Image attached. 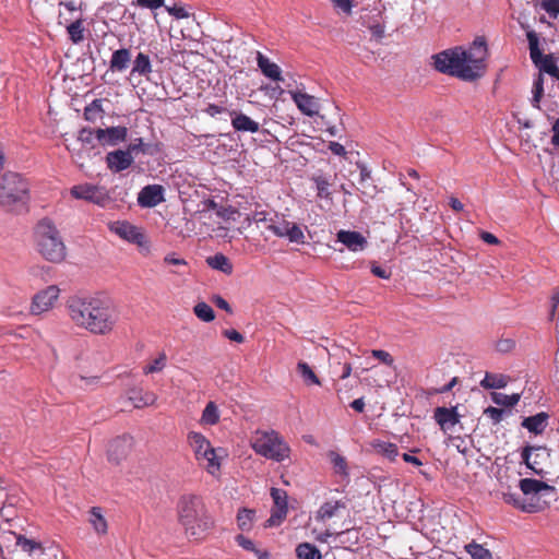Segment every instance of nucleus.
I'll use <instances>...</instances> for the list:
<instances>
[{"label":"nucleus","instance_id":"nucleus-44","mask_svg":"<svg viewBox=\"0 0 559 559\" xmlns=\"http://www.w3.org/2000/svg\"><path fill=\"white\" fill-rule=\"evenodd\" d=\"M103 114L102 103L99 99L93 100L84 109V118L87 121L94 122L97 118H100Z\"/></svg>","mask_w":559,"mask_h":559},{"label":"nucleus","instance_id":"nucleus-29","mask_svg":"<svg viewBox=\"0 0 559 559\" xmlns=\"http://www.w3.org/2000/svg\"><path fill=\"white\" fill-rule=\"evenodd\" d=\"M346 504L342 501H328L323 503L317 512V520L325 521L334 516L338 509H345Z\"/></svg>","mask_w":559,"mask_h":559},{"label":"nucleus","instance_id":"nucleus-61","mask_svg":"<svg viewBox=\"0 0 559 559\" xmlns=\"http://www.w3.org/2000/svg\"><path fill=\"white\" fill-rule=\"evenodd\" d=\"M372 356L377 359H379L380 361H382L383 364L388 365V366H392L393 365V357L390 355V353L385 352V350H382V349H373L371 352Z\"/></svg>","mask_w":559,"mask_h":559},{"label":"nucleus","instance_id":"nucleus-48","mask_svg":"<svg viewBox=\"0 0 559 559\" xmlns=\"http://www.w3.org/2000/svg\"><path fill=\"white\" fill-rule=\"evenodd\" d=\"M520 489L524 495H531V493H538L540 480L533 479V478H523L520 480Z\"/></svg>","mask_w":559,"mask_h":559},{"label":"nucleus","instance_id":"nucleus-52","mask_svg":"<svg viewBox=\"0 0 559 559\" xmlns=\"http://www.w3.org/2000/svg\"><path fill=\"white\" fill-rule=\"evenodd\" d=\"M166 359L167 358L165 353H160L159 356L151 365L144 368V373L148 374L163 370L166 366Z\"/></svg>","mask_w":559,"mask_h":559},{"label":"nucleus","instance_id":"nucleus-19","mask_svg":"<svg viewBox=\"0 0 559 559\" xmlns=\"http://www.w3.org/2000/svg\"><path fill=\"white\" fill-rule=\"evenodd\" d=\"M433 418L444 431L451 429L460 421L456 407H437L433 412Z\"/></svg>","mask_w":559,"mask_h":559},{"label":"nucleus","instance_id":"nucleus-5","mask_svg":"<svg viewBox=\"0 0 559 559\" xmlns=\"http://www.w3.org/2000/svg\"><path fill=\"white\" fill-rule=\"evenodd\" d=\"M252 448L258 454L277 462L287 457L289 452V448L274 430L258 432Z\"/></svg>","mask_w":559,"mask_h":559},{"label":"nucleus","instance_id":"nucleus-34","mask_svg":"<svg viewBox=\"0 0 559 559\" xmlns=\"http://www.w3.org/2000/svg\"><path fill=\"white\" fill-rule=\"evenodd\" d=\"M336 240L343 245H365L366 238L358 231L340 230Z\"/></svg>","mask_w":559,"mask_h":559},{"label":"nucleus","instance_id":"nucleus-25","mask_svg":"<svg viewBox=\"0 0 559 559\" xmlns=\"http://www.w3.org/2000/svg\"><path fill=\"white\" fill-rule=\"evenodd\" d=\"M152 71L153 70L150 56L144 52H139L135 59L133 60L131 75L138 74L140 76L148 79Z\"/></svg>","mask_w":559,"mask_h":559},{"label":"nucleus","instance_id":"nucleus-28","mask_svg":"<svg viewBox=\"0 0 559 559\" xmlns=\"http://www.w3.org/2000/svg\"><path fill=\"white\" fill-rule=\"evenodd\" d=\"M90 523L97 534H106L107 533V521L102 514V509L99 507H93L90 510Z\"/></svg>","mask_w":559,"mask_h":559},{"label":"nucleus","instance_id":"nucleus-20","mask_svg":"<svg viewBox=\"0 0 559 559\" xmlns=\"http://www.w3.org/2000/svg\"><path fill=\"white\" fill-rule=\"evenodd\" d=\"M231 126L236 131L255 133L259 131V123L242 112L230 111Z\"/></svg>","mask_w":559,"mask_h":559},{"label":"nucleus","instance_id":"nucleus-11","mask_svg":"<svg viewBox=\"0 0 559 559\" xmlns=\"http://www.w3.org/2000/svg\"><path fill=\"white\" fill-rule=\"evenodd\" d=\"M133 439L129 435L115 438L108 445V460L114 464H119L131 451Z\"/></svg>","mask_w":559,"mask_h":559},{"label":"nucleus","instance_id":"nucleus-21","mask_svg":"<svg viewBox=\"0 0 559 559\" xmlns=\"http://www.w3.org/2000/svg\"><path fill=\"white\" fill-rule=\"evenodd\" d=\"M132 59L131 50L128 48H120L115 50L109 61V69L112 72H124Z\"/></svg>","mask_w":559,"mask_h":559},{"label":"nucleus","instance_id":"nucleus-10","mask_svg":"<svg viewBox=\"0 0 559 559\" xmlns=\"http://www.w3.org/2000/svg\"><path fill=\"white\" fill-rule=\"evenodd\" d=\"M278 237L286 238L290 242L304 243V231L299 225L293 222L281 219L266 225Z\"/></svg>","mask_w":559,"mask_h":559},{"label":"nucleus","instance_id":"nucleus-37","mask_svg":"<svg viewBox=\"0 0 559 559\" xmlns=\"http://www.w3.org/2000/svg\"><path fill=\"white\" fill-rule=\"evenodd\" d=\"M464 548L472 559H492L491 552L476 542L467 544Z\"/></svg>","mask_w":559,"mask_h":559},{"label":"nucleus","instance_id":"nucleus-59","mask_svg":"<svg viewBox=\"0 0 559 559\" xmlns=\"http://www.w3.org/2000/svg\"><path fill=\"white\" fill-rule=\"evenodd\" d=\"M484 413L493 421V424H498L502 420L504 412L501 408L489 406Z\"/></svg>","mask_w":559,"mask_h":559},{"label":"nucleus","instance_id":"nucleus-49","mask_svg":"<svg viewBox=\"0 0 559 559\" xmlns=\"http://www.w3.org/2000/svg\"><path fill=\"white\" fill-rule=\"evenodd\" d=\"M378 17L381 19V14L378 13ZM362 24L369 28V31L371 32L372 36L377 39V40H380L383 38L384 36V25L381 23L380 20H374L373 22H369V21H364Z\"/></svg>","mask_w":559,"mask_h":559},{"label":"nucleus","instance_id":"nucleus-27","mask_svg":"<svg viewBox=\"0 0 559 559\" xmlns=\"http://www.w3.org/2000/svg\"><path fill=\"white\" fill-rule=\"evenodd\" d=\"M358 167L360 169L359 185L361 186V193L372 198L377 192V187L370 182V170L362 164H358Z\"/></svg>","mask_w":559,"mask_h":559},{"label":"nucleus","instance_id":"nucleus-40","mask_svg":"<svg viewBox=\"0 0 559 559\" xmlns=\"http://www.w3.org/2000/svg\"><path fill=\"white\" fill-rule=\"evenodd\" d=\"M194 314L204 322H211L215 319L214 310L206 302H198L193 308Z\"/></svg>","mask_w":559,"mask_h":559},{"label":"nucleus","instance_id":"nucleus-24","mask_svg":"<svg viewBox=\"0 0 559 559\" xmlns=\"http://www.w3.org/2000/svg\"><path fill=\"white\" fill-rule=\"evenodd\" d=\"M548 415L544 412L524 418L522 426L535 435L542 433L547 427Z\"/></svg>","mask_w":559,"mask_h":559},{"label":"nucleus","instance_id":"nucleus-50","mask_svg":"<svg viewBox=\"0 0 559 559\" xmlns=\"http://www.w3.org/2000/svg\"><path fill=\"white\" fill-rule=\"evenodd\" d=\"M16 545L20 546L23 551H26L29 555L33 554V551L36 549H41L40 543H37L33 539H28L22 535H19L16 537Z\"/></svg>","mask_w":559,"mask_h":559},{"label":"nucleus","instance_id":"nucleus-43","mask_svg":"<svg viewBox=\"0 0 559 559\" xmlns=\"http://www.w3.org/2000/svg\"><path fill=\"white\" fill-rule=\"evenodd\" d=\"M544 95V79L542 73L538 74L537 79L533 84V97H532V106L539 109L540 99Z\"/></svg>","mask_w":559,"mask_h":559},{"label":"nucleus","instance_id":"nucleus-45","mask_svg":"<svg viewBox=\"0 0 559 559\" xmlns=\"http://www.w3.org/2000/svg\"><path fill=\"white\" fill-rule=\"evenodd\" d=\"M312 180L316 183L318 197L321 199H331V192L329 190L331 183L329 180L323 176L313 177Z\"/></svg>","mask_w":559,"mask_h":559},{"label":"nucleus","instance_id":"nucleus-39","mask_svg":"<svg viewBox=\"0 0 559 559\" xmlns=\"http://www.w3.org/2000/svg\"><path fill=\"white\" fill-rule=\"evenodd\" d=\"M491 399L497 405L511 407L519 403L521 395L519 393L508 395L504 393L493 392L491 394Z\"/></svg>","mask_w":559,"mask_h":559},{"label":"nucleus","instance_id":"nucleus-2","mask_svg":"<svg viewBox=\"0 0 559 559\" xmlns=\"http://www.w3.org/2000/svg\"><path fill=\"white\" fill-rule=\"evenodd\" d=\"M433 68L443 74L464 81H474L483 75V58H473L462 47H454L438 52L431 57Z\"/></svg>","mask_w":559,"mask_h":559},{"label":"nucleus","instance_id":"nucleus-6","mask_svg":"<svg viewBox=\"0 0 559 559\" xmlns=\"http://www.w3.org/2000/svg\"><path fill=\"white\" fill-rule=\"evenodd\" d=\"M188 441L199 464L211 475H215L219 471V463L210 441L200 432L194 431L188 435Z\"/></svg>","mask_w":559,"mask_h":559},{"label":"nucleus","instance_id":"nucleus-7","mask_svg":"<svg viewBox=\"0 0 559 559\" xmlns=\"http://www.w3.org/2000/svg\"><path fill=\"white\" fill-rule=\"evenodd\" d=\"M530 47V57L533 63L552 78L559 80V68L551 55L544 56L539 49V39L535 31H528L526 34Z\"/></svg>","mask_w":559,"mask_h":559},{"label":"nucleus","instance_id":"nucleus-12","mask_svg":"<svg viewBox=\"0 0 559 559\" xmlns=\"http://www.w3.org/2000/svg\"><path fill=\"white\" fill-rule=\"evenodd\" d=\"M35 237L41 245H46L47 242L51 245H63L59 230L48 218L38 222L35 227Z\"/></svg>","mask_w":559,"mask_h":559},{"label":"nucleus","instance_id":"nucleus-41","mask_svg":"<svg viewBox=\"0 0 559 559\" xmlns=\"http://www.w3.org/2000/svg\"><path fill=\"white\" fill-rule=\"evenodd\" d=\"M219 420L218 408L214 402H209L202 413V421L206 425H215Z\"/></svg>","mask_w":559,"mask_h":559},{"label":"nucleus","instance_id":"nucleus-53","mask_svg":"<svg viewBox=\"0 0 559 559\" xmlns=\"http://www.w3.org/2000/svg\"><path fill=\"white\" fill-rule=\"evenodd\" d=\"M79 141L83 144L94 146V140H96V130L92 128H83L79 133Z\"/></svg>","mask_w":559,"mask_h":559},{"label":"nucleus","instance_id":"nucleus-56","mask_svg":"<svg viewBox=\"0 0 559 559\" xmlns=\"http://www.w3.org/2000/svg\"><path fill=\"white\" fill-rule=\"evenodd\" d=\"M166 11L177 20L189 17L188 11L182 5L166 7Z\"/></svg>","mask_w":559,"mask_h":559},{"label":"nucleus","instance_id":"nucleus-15","mask_svg":"<svg viewBox=\"0 0 559 559\" xmlns=\"http://www.w3.org/2000/svg\"><path fill=\"white\" fill-rule=\"evenodd\" d=\"M133 155L123 150L112 151L106 155L107 167L114 173L128 169L133 164Z\"/></svg>","mask_w":559,"mask_h":559},{"label":"nucleus","instance_id":"nucleus-62","mask_svg":"<svg viewBox=\"0 0 559 559\" xmlns=\"http://www.w3.org/2000/svg\"><path fill=\"white\" fill-rule=\"evenodd\" d=\"M331 2L333 3V5L335 8H338L340 10H342L343 12H345L347 14L352 13V9L355 5L354 0H331Z\"/></svg>","mask_w":559,"mask_h":559},{"label":"nucleus","instance_id":"nucleus-18","mask_svg":"<svg viewBox=\"0 0 559 559\" xmlns=\"http://www.w3.org/2000/svg\"><path fill=\"white\" fill-rule=\"evenodd\" d=\"M59 24L64 25L69 37L73 44H79L84 39V26L82 17L71 21L61 10L59 11Z\"/></svg>","mask_w":559,"mask_h":559},{"label":"nucleus","instance_id":"nucleus-38","mask_svg":"<svg viewBox=\"0 0 559 559\" xmlns=\"http://www.w3.org/2000/svg\"><path fill=\"white\" fill-rule=\"evenodd\" d=\"M378 453L382 454L390 461H394L399 455L397 445L390 442L378 441L373 444Z\"/></svg>","mask_w":559,"mask_h":559},{"label":"nucleus","instance_id":"nucleus-35","mask_svg":"<svg viewBox=\"0 0 559 559\" xmlns=\"http://www.w3.org/2000/svg\"><path fill=\"white\" fill-rule=\"evenodd\" d=\"M298 559H321L320 550L310 543L299 544L296 548Z\"/></svg>","mask_w":559,"mask_h":559},{"label":"nucleus","instance_id":"nucleus-55","mask_svg":"<svg viewBox=\"0 0 559 559\" xmlns=\"http://www.w3.org/2000/svg\"><path fill=\"white\" fill-rule=\"evenodd\" d=\"M540 7L554 17L559 15V0H540Z\"/></svg>","mask_w":559,"mask_h":559},{"label":"nucleus","instance_id":"nucleus-54","mask_svg":"<svg viewBox=\"0 0 559 559\" xmlns=\"http://www.w3.org/2000/svg\"><path fill=\"white\" fill-rule=\"evenodd\" d=\"M515 345L516 343L512 338H501L496 343V349L501 354H508L515 348Z\"/></svg>","mask_w":559,"mask_h":559},{"label":"nucleus","instance_id":"nucleus-30","mask_svg":"<svg viewBox=\"0 0 559 559\" xmlns=\"http://www.w3.org/2000/svg\"><path fill=\"white\" fill-rule=\"evenodd\" d=\"M508 384V377L503 374L486 372L485 378L480 381L484 389H502Z\"/></svg>","mask_w":559,"mask_h":559},{"label":"nucleus","instance_id":"nucleus-33","mask_svg":"<svg viewBox=\"0 0 559 559\" xmlns=\"http://www.w3.org/2000/svg\"><path fill=\"white\" fill-rule=\"evenodd\" d=\"M328 456L333 465L334 472L342 477L347 478L349 474L346 459L335 451H330Z\"/></svg>","mask_w":559,"mask_h":559},{"label":"nucleus","instance_id":"nucleus-22","mask_svg":"<svg viewBox=\"0 0 559 559\" xmlns=\"http://www.w3.org/2000/svg\"><path fill=\"white\" fill-rule=\"evenodd\" d=\"M257 63L264 76L276 82L283 81L281 68L261 52H258Z\"/></svg>","mask_w":559,"mask_h":559},{"label":"nucleus","instance_id":"nucleus-4","mask_svg":"<svg viewBox=\"0 0 559 559\" xmlns=\"http://www.w3.org/2000/svg\"><path fill=\"white\" fill-rule=\"evenodd\" d=\"M29 200V183L22 175L5 173L0 179V205L7 211L19 212Z\"/></svg>","mask_w":559,"mask_h":559},{"label":"nucleus","instance_id":"nucleus-57","mask_svg":"<svg viewBox=\"0 0 559 559\" xmlns=\"http://www.w3.org/2000/svg\"><path fill=\"white\" fill-rule=\"evenodd\" d=\"M270 212L265 211V210H261V211H258L255 210L254 212L251 213V219L255 223H272L273 219L270 218Z\"/></svg>","mask_w":559,"mask_h":559},{"label":"nucleus","instance_id":"nucleus-3","mask_svg":"<svg viewBox=\"0 0 559 559\" xmlns=\"http://www.w3.org/2000/svg\"><path fill=\"white\" fill-rule=\"evenodd\" d=\"M179 522L186 534L195 540L202 539L213 525L201 497L183 496L178 503Z\"/></svg>","mask_w":559,"mask_h":559},{"label":"nucleus","instance_id":"nucleus-58","mask_svg":"<svg viewBox=\"0 0 559 559\" xmlns=\"http://www.w3.org/2000/svg\"><path fill=\"white\" fill-rule=\"evenodd\" d=\"M164 3H165V0H136L135 1L136 5H139L141 8L150 9V10H157V9L164 7Z\"/></svg>","mask_w":559,"mask_h":559},{"label":"nucleus","instance_id":"nucleus-46","mask_svg":"<svg viewBox=\"0 0 559 559\" xmlns=\"http://www.w3.org/2000/svg\"><path fill=\"white\" fill-rule=\"evenodd\" d=\"M271 496L274 501V508L278 510L288 511L287 507V493L285 490L280 488H272Z\"/></svg>","mask_w":559,"mask_h":559},{"label":"nucleus","instance_id":"nucleus-64","mask_svg":"<svg viewBox=\"0 0 559 559\" xmlns=\"http://www.w3.org/2000/svg\"><path fill=\"white\" fill-rule=\"evenodd\" d=\"M236 542L240 547H242L246 550H249V551L255 550L254 543L251 539L245 537L243 535H237Z\"/></svg>","mask_w":559,"mask_h":559},{"label":"nucleus","instance_id":"nucleus-14","mask_svg":"<svg viewBox=\"0 0 559 559\" xmlns=\"http://www.w3.org/2000/svg\"><path fill=\"white\" fill-rule=\"evenodd\" d=\"M111 230L115 231L122 240L132 245H143L144 242L142 229L128 222H116L112 225Z\"/></svg>","mask_w":559,"mask_h":559},{"label":"nucleus","instance_id":"nucleus-31","mask_svg":"<svg viewBox=\"0 0 559 559\" xmlns=\"http://www.w3.org/2000/svg\"><path fill=\"white\" fill-rule=\"evenodd\" d=\"M207 264L214 269L218 270L225 274H230L233 272V265L223 253H217L213 257H209L206 259Z\"/></svg>","mask_w":559,"mask_h":559},{"label":"nucleus","instance_id":"nucleus-60","mask_svg":"<svg viewBox=\"0 0 559 559\" xmlns=\"http://www.w3.org/2000/svg\"><path fill=\"white\" fill-rule=\"evenodd\" d=\"M126 151L130 152V155L133 153L138 154L139 152L146 153V145L141 138H138L128 145Z\"/></svg>","mask_w":559,"mask_h":559},{"label":"nucleus","instance_id":"nucleus-8","mask_svg":"<svg viewBox=\"0 0 559 559\" xmlns=\"http://www.w3.org/2000/svg\"><path fill=\"white\" fill-rule=\"evenodd\" d=\"M70 193L74 199L85 200L102 206L109 201L108 192L104 187L91 183L73 186Z\"/></svg>","mask_w":559,"mask_h":559},{"label":"nucleus","instance_id":"nucleus-1","mask_svg":"<svg viewBox=\"0 0 559 559\" xmlns=\"http://www.w3.org/2000/svg\"><path fill=\"white\" fill-rule=\"evenodd\" d=\"M67 309L76 326L96 335L108 334L118 321L112 301L103 296H71L67 300Z\"/></svg>","mask_w":559,"mask_h":559},{"label":"nucleus","instance_id":"nucleus-63","mask_svg":"<svg viewBox=\"0 0 559 559\" xmlns=\"http://www.w3.org/2000/svg\"><path fill=\"white\" fill-rule=\"evenodd\" d=\"M371 265V273L377 276V277H380V278H383V280H388L390 278L391 276V272L381 267L380 265L377 264V262L372 261L370 263Z\"/></svg>","mask_w":559,"mask_h":559},{"label":"nucleus","instance_id":"nucleus-36","mask_svg":"<svg viewBox=\"0 0 559 559\" xmlns=\"http://www.w3.org/2000/svg\"><path fill=\"white\" fill-rule=\"evenodd\" d=\"M255 516L254 510L242 508L237 513V524L241 531H249L252 527Z\"/></svg>","mask_w":559,"mask_h":559},{"label":"nucleus","instance_id":"nucleus-17","mask_svg":"<svg viewBox=\"0 0 559 559\" xmlns=\"http://www.w3.org/2000/svg\"><path fill=\"white\" fill-rule=\"evenodd\" d=\"M289 94L298 109L308 117H313L319 112V104L317 99L307 94L296 91H289Z\"/></svg>","mask_w":559,"mask_h":559},{"label":"nucleus","instance_id":"nucleus-16","mask_svg":"<svg viewBox=\"0 0 559 559\" xmlns=\"http://www.w3.org/2000/svg\"><path fill=\"white\" fill-rule=\"evenodd\" d=\"M164 201V189L159 185H150L144 187L138 197L141 206L153 207Z\"/></svg>","mask_w":559,"mask_h":559},{"label":"nucleus","instance_id":"nucleus-42","mask_svg":"<svg viewBox=\"0 0 559 559\" xmlns=\"http://www.w3.org/2000/svg\"><path fill=\"white\" fill-rule=\"evenodd\" d=\"M297 370L306 382L317 385L321 384L319 378L307 362L299 361L297 365Z\"/></svg>","mask_w":559,"mask_h":559},{"label":"nucleus","instance_id":"nucleus-9","mask_svg":"<svg viewBox=\"0 0 559 559\" xmlns=\"http://www.w3.org/2000/svg\"><path fill=\"white\" fill-rule=\"evenodd\" d=\"M60 289L56 285H50L47 288L38 292L34 297L31 305V312L33 314H40L52 308L58 299Z\"/></svg>","mask_w":559,"mask_h":559},{"label":"nucleus","instance_id":"nucleus-47","mask_svg":"<svg viewBox=\"0 0 559 559\" xmlns=\"http://www.w3.org/2000/svg\"><path fill=\"white\" fill-rule=\"evenodd\" d=\"M164 262L174 265L176 269L173 271L176 274L182 275L188 272V265L186 260L176 257L175 254H168L164 258Z\"/></svg>","mask_w":559,"mask_h":559},{"label":"nucleus","instance_id":"nucleus-32","mask_svg":"<svg viewBox=\"0 0 559 559\" xmlns=\"http://www.w3.org/2000/svg\"><path fill=\"white\" fill-rule=\"evenodd\" d=\"M66 247H39L40 255L47 261L58 263L66 258Z\"/></svg>","mask_w":559,"mask_h":559},{"label":"nucleus","instance_id":"nucleus-51","mask_svg":"<svg viewBox=\"0 0 559 559\" xmlns=\"http://www.w3.org/2000/svg\"><path fill=\"white\" fill-rule=\"evenodd\" d=\"M287 511L278 510L277 508H273L271 512V516L265 522V527H272L280 525L286 518Z\"/></svg>","mask_w":559,"mask_h":559},{"label":"nucleus","instance_id":"nucleus-23","mask_svg":"<svg viewBox=\"0 0 559 559\" xmlns=\"http://www.w3.org/2000/svg\"><path fill=\"white\" fill-rule=\"evenodd\" d=\"M128 399L133 403L134 407L152 405L156 401V395L152 392H143L142 389H131L128 392Z\"/></svg>","mask_w":559,"mask_h":559},{"label":"nucleus","instance_id":"nucleus-26","mask_svg":"<svg viewBox=\"0 0 559 559\" xmlns=\"http://www.w3.org/2000/svg\"><path fill=\"white\" fill-rule=\"evenodd\" d=\"M364 247H346L334 249V253L336 254L334 257L335 262H337L343 267H349L354 263V254L358 251V249H362Z\"/></svg>","mask_w":559,"mask_h":559},{"label":"nucleus","instance_id":"nucleus-13","mask_svg":"<svg viewBox=\"0 0 559 559\" xmlns=\"http://www.w3.org/2000/svg\"><path fill=\"white\" fill-rule=\"evenodd\" d=\"M128 136V129L123 126L110 127L106 129H96V140L103 146L117 145L124 142Z\"/></svg>","mask_w":559,"mask_h":559}]
</instances>
